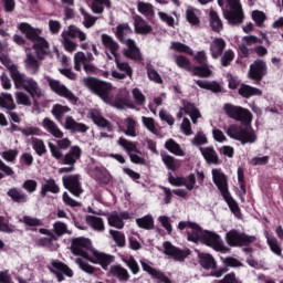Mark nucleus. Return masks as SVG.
I'll return each instance as SVG.
<instances>
[{
  "label": "nucleus",
  "instance_id": "nucleus-1",
  "mask_svg": "<svg viewBox=\"0 0 283 283\" xmlns=\"http://www.w3.org/2000/svg\"><path fill=\"white\" fill-rule=\"evenodd\" d=\"M0 63H2L9 71L15 90H24V92L30 94L31 98H34L35 96L36 98H41V96H43L39 83L34 78L27 76L24 73H20L19 66L12 63V60H10L8 55H0Z\"/></svg>",
  "mask_w": 283,
  "mask_h": 283
},
{
  "label": "nucleus",
  "instance_id": "nucleus-2",
  "mask_svg": "<svg viewBox=\"0 0 283 283\" xmlns=\"http://www.w3.org/2000/svg\"><path fill=\"white\" fill-rule=\"evenodd\" d=\"M18 30L21 34H24L28 41L33 43V50H35V54L40 61H43L50 54V43L45 38L41 36V29L34 28L28 22H21L18 24Z\"/></svg>",
  "mask_w": 283,
  "mask_h": 283
},
{
  "label": "nucleus",
  "instance_id": "nucleus-3",
  "mask_svg": "<svg viewBox=\"0 0 283 283\" xmlns=\"http://www.w3.org/2000/svg\"><path fill=\"white\" fill-rule=\"evenodd\" d=\"M83 85L87 91L95 96H98L104 103H112V93L114 92L112 83L98 77L86 76L83 78Z\"/></svg>",
  "mask_w": 283,
  "mask_h": 283
},
{
  "label": "nucleus",
  "instance_id": "nucleus-4",
  "mask_svg": "<svg viewBox=\"0 0 283 283\" xmlns=\"http://www.w3.org/2000/svg\"><path fill=\"white\" fill-rule=\"evenodd\" d=\"M227 136L233 140H239L241 145L253 144L258 140V135L249 125L242 126L238 124L230 125L226 130Z\"/></svg>",
  "mask_w": 283,
  "mask_h": 283
},
{
  "label": "nucleus",
  "instance_id": "nucleus-5",
  "mask_svg": "<svg viewBox=\"0 0 283 283\" xmlns=\"http://www.w3.org/2000/svg\"><path fill=\"white\" fill-rule=\"evenodd\" d=\"M255 240H258L255 235H249L235 229L230 230L226 234V242L229 247H250Z\"/></svg>",
  "mask_w": 283,
  "mask_h": 283
},
{
  "label": "nucleus",
  "instance_id": "nucleus-6",
  "mask_svg": "<svg viewBox=\"0 0 283 283\" xmlns=\"http://www.w3.org/2000/svg\"><path fill=\"white\" fill-rule=\"evenodd\" d=\"M223 111L227 114V116H229V118H233V120H240L245 125H249V123H251L253 118V115L251 114L250 109L242 108L241 106H235L233 104H224Z\"/></svg>",
  "mask_w": 283,
  "mask_h": 283
},
{
  "label": "nucleus",
  "instance_id": "nucleus-7",
  "mask_svg": "<svg viewBox=\"0 0 283 283\" xmlns=\"http://www.w3.org/2000/svg\"><path fill=\"white\" fill-rule=\"evenodd\" d=\"M230 10L224 11V19H227L230 25H240L244 21V12L242 11V4L240 0H228Z\"/></svg>",
  "mask_w": 283,
  "mask_h": 283
},
{
  "label": "nucleus",
  "instance_id": "nucleus-8",
  "mask_svg": "<svg viewBox=\"0 0 283 283\" xmlns=\"http://www.w3.org/2000/svg\"><path fill=\"white\" fill-rule=\"evenodd\" d=\"M87 251H94V248H92V241L90 239L80 237L72 240L71 253H73V255H78L84 260H88L90 253H87Z\"/></svg>",
  "mask_w": 283,
  "mask_h": 283
},
{
  "label": "nucleus",
  "instance_id": "nucleus-9",
  "mask_svg": "<svg viewBox=\"0 0 283 283\" xmlns=\"http://www.w3.org/2000/svg\"><path fill=\"white\" fill-rule=\"evenodd\" d=\"M190 229L187 231V240L188 242H193L195 244H198V242H201L202 235H205V231L198 223L191 222V221H180L178 223V229L180 231H185V229Z\"/></svg>",
  "mask_w": 283,
  "mask_h": 283
},
{
  "label": "nucleus",
  "instance_id": "nucleus-10",
  "mask_svg": "<svg viewBox=\"0 0 283 283\" xmlns=\"http://www.w3.org/2000/svg\"><path fill=\"white\" fill-rule=\"evenodd\" d=\"M46 81L52 92L57 94V96L66 98L67 101H70V103H72V105H76L78 103V97H76V95H74V93H72V91L67 88V86L62 85L61 82L52 77H48Z\"/></svg>",
  "mask_w": 283,
  "mask_h": 283
},
{
  "label": "nucleus",
  "instance_id": "nucleus-11",
  "mask_svg": "<svg viewBox=\"0 0 283 283\" xmlns=\"http://www.w3.org/2000/svg\"><path fill=\"white\" fill-rule=\"evenodd\" d=\"M164 247V254L169 255V258H172L175 262H185L189 255H191V250L189 248L180 249L169 241H165L163 243Z\"/></svg>",
  "mask_w": 283,
  "mask_h": 283
},
{
  "label": "nucleus",
  "instance_id": "nucleus-12",
  "mask_svg": "<svg viewBox=\"0 0 283 283\" xmlns=\"http://www.w3.org/2000/svg\"><path fill=\"white\" fill-rule=\"evenodd\" d=\"M50 273H53L55 275L57 282H63L66 277H74V271L67 266V264L59 261V260H52L51 265L48 266Z\"/></svg>",
  "mask_w": 283,
  "mask_h": 283
},
{
  "label": "nucleus",
  "instance_id": "nucleus-13",
  "mask_svg": "<svg viewBox=\"0 0 283 283\" xmlns=\"http://www.w3.org/2000/svg\"><path fill=\"white\" fill-rule=\"evenodd\" d=\"M200 242L201 244H206V247H210L214 251H220L221 253L227 251V247H224V243L218 233L205 230Z\"/></svg>",
  "mask_w": 283,
  "mask_h": 283
},
{
  "label": "nucleus",
  "instance_id": "nucleus-14",
  "mask_svg": "<svg viewBox=\"0 0 283 283\" xmlns=\"http://www.w3.org/2000/svg\"><path fill=\"white\" fill-rule=\"evenodd\" d=\"M269 67L266 66V62L264 60H255L249 69L248 76L251 81H255L260 83L264 76H266Z\"/></svg>",
  "mask_w": 283,
  "mask_h": 283
},
{
  "label": "nucleus",
  "instance_id": "nucleus-15",
  "mask_svg": "<svg viewBox=\"0 0 283 283\" xmlns=\"http://www.w3.org/2000/svg\"><path fill=\"white\" fill-rule=\"evenodd\" d=\"M62 182L64 189H67L72 196H75V198H81V193H83V187L81 185L78 175L64 176L62 177Z\"/></svg>",
  "mask_w": 283,
  "mask_h": 283
},
{
  "label": "nucleus",
  "instance_id": "nucleus-16",
  "mask_svg": "<svg viewBox=\"0 0 283 283\" xmlns=\"http://www.w3.org/2000/svg\"><path fill=\"white\" fill-rule=\"evenodd\" d=\"M56 145L51 142L48 143L52 157L55 158V160H61V158H63V153H61V149H70V147H72V142L70 138H62L56 140Z\"/></svg>",
  "mask_w": 283,
  "mask_h": 283
},
{
  "label": "nucleus",
  "instance_id": "nucleus-17",
  "mask_svg": "<svg viewBox=\"0 0 283 283\" xmlns=\"http://www.w3.org/2000/svg\"><path fill=\"white\" fill-rule=\"evenodd\" d=\"M93 256H88L87 261L92 264H99L102 269L107 271V266L114 262V255L92 250Z\"/></svg>",
  "mask_w": 283,
  "mask_h": 283
},
{
  "label": "nucleus",
  "instance_id": "nucleus-18",
  "mask_svg": "<svg viewBox=\"0 0 283 283\" xmlns=\"http://www.w3.org/2000/svg\"><path fill=\"white\" fill-rule=\"evenodd\" d=\"M212 180L216 187H218L222 197L230 193L226 174L221 172L218 169H212Z\"/></svg>",
  "mask_w": 283,
  "mask_h": 283
},
{
  "label": "nucleus",
  "instance_id": "nucleus-19",
  "mask_svg": "<svg viewBox=\"0 0 283 283\" xmlns=\"http://www.w3.org/2000/svg\"><path fill=\"white\" fill-rule=\"evenodd\" d=\"M143 271L153 277V280H158L159 283H171V280L165 274V272L156 270L145 261H140Z\"/></svg>",
  "mask_w": 283,
  "mask_h": 283
},
{
  "label": "nucleus",
  "instance_id": "nucleus-20",
  "mask_svg": "<svg viewBox=\"0 0 283 283\" xmlns=\"http://www.w3.org/2000/svg\"><path fill=\"white\" fill-rule=\"evenodd\" d=\"M127 49L124 50V56L126 59H130V61H143V54L140 53V49L136 46V42L132 39L126 40Z\"/></svg>",
  "mask_w": 283,
  "mask_h": 283
},
{
  "label": "nucleus",
  "instance_id": "nucleus-21",
  "mask_svg": "<svg viewBox=\"0 0 283 283\" xmlns=\"http://www.w3.org/2000/svg\"><path fill=\"white\" fill-rule=\"evenodd\" d=\"M227 49V41L222 38H214L210 43V54L212 59H220Z\"/></svg>",
  "mask_w": 283,
  "mask_h": 283
},
{
  "label": "nucleus",
  "instance_id": "nucleus-22",
  "mask_svg": "<svg viewBox=\"0 0 283 283\" xmlns=\"http://www.w3.org/2000/svg\"><path fill=\"white\" fill-rule=\"evenodd\" d=\"M108 274L118 280V282H129V277H132V275H129V271L120 264L111 265Z\"/></svg>",
  "mask_w": 283,
  "mask_h": 283
},
{
  "label": "nucleus",
  "instance_id": "nucleus-23",
  "mask_svg": "<svg viewBox=\"0 0 283 283\" xmlns=\"http://www.w3.org/2000/svg\"><path fill=\"white\" fill-rule=\"evenodd\" d=\"M101 39L105 50H108L111 54L114 55L116 59V56H118V51L120 50V45L118 44V42H116V40H114V38H112V35L107 33H103L101 35Z\"/></svg>",
  "mask_w": 283,
  "mask_h": 283
},
{
  "label": "nucleus",
  "instance_id": "nucleus-24",
  "mask_svg": "<svg viewBox=\"0 0 283 283\" xmlns=\"http://www.w3.org/2000/svg\"><path fill=\"white\" fill-rule=\"evenodd\" d=\"M65 129L72 132L73 134H85L90 127L83 123L74 120L73 116H67L65 119Z\"/></svg>",
  "mask_w": 283,
  "mask_h": 283
},
{
  "label": "nucleus",
  "instance_id": "nucleus-25",
  "mask_svg": "<svg viewBox=\"0 0 283 283\" xmlns=\"http://www.w3.org/2000/svg\"><path fill=\"white\" fill-rule=\"evenodd\" d=\"M199 151L208 165H220V157H218V153L212 146L200 147Z\"/></svg>",
  "mask_w": 283,
  "mask_h": 283
},
{
  "label": "nucleus",
  "instance_id": "nucleus-26",
  "mask_svg": "<svg viewBox=\"0 0 283 283\" xmlns=\"http://www.w3.org/2000/svg\"><path fill=\"white\" fill-rule=\"evenodd\" d=\"M42 127L45 129V132H49L54 138H63L64 134L61 128H59V125H56L55 120L50 119L49 117H45L42 120Z\"/></svg>",
  "mask_w": 283,
  "mask_h": 283
},
{
  "label": "nucleus",
  "instance_id": "nucleus-27",
  "mask_svg": "<svg viewBox=\"0 0 283 283\" xmlns=\"http://www.w3.org/2000/svg\"><path fill=\"white\" fill-rule=\"evenodd\" d=\"M74 71L81 72L83 70V63H92L94 61V55L92 53H85L83 51L76 52L73 57Z\"/></svg>",
  "mask_w": 283,
  "mask_h": 283
},
{
  "label": "nucleus",
  "instance_id": "nucleus-28",
  "mask_svg": "<svg viewBox=\"0 0 283 283\" xmlns=\"http://www.w3.org/2000/svg\"><path fill=\"white\" fill-rule=\"evenodd\" d=\"M61 36L66 39H78L81 42L87 40V34H85V32L81 31V29L74 24L69 25L67 30H64Z\"/></svg>",
  "mask_w": 283,
  "mask_h": 283
},
{
  "label": "nucleus",
  "instance_id": "nucleus-29",
  "mask_svg": "<svg viewBox=\"0 0 283 283\" xmlns=\"http://www.w3.org/2000/svg\"><path fill=\"white\" fill-rule=\"evenodd\" d=\"M83 156V150L80 146H72L70 151L63 158V165L74 166L76 165V160L81 159Z\"/></svg>",
  "mask_w": 283,
  "mask_h": 283
},
{
  "label": "nucleus",
  "instance_id": "nucleus-30",
  "mask_svg": "<svg viewBox=\"0 0 283 283\" xmlns=\"http://www.w3.org/2000/svg\"><path fill=\"white\" fill-rule=\"evenodd\" d=\"M90 118L93 120L97 127H103L104 129H107V132H113L114 126L109 120L105 119L103 115L98 111H92L90 113Z\"/></svg>",
  "mask_w": 283,
  "mask_h": 283
},
{
  "label": "nucleus",
  "instance_id": "nucleus-31",
  "mask_svg": "<svg viewBox=\"0 0 283 283\" xmlns=\"http://www.w3.org/2000/svg\"><path fill=\"white\" fill-rule=\"evenodd\" d=\"M184 105V112L188 116H190L193 125L198 123V118H202V114H200V109L196 107L195 103L188 102V101H182Z\"/></svg>",
  "mask_w": 283,
  "mask_h": 283
},
{
  "label": "nucleus",
  "instance_id": "nucleus-32",
  "mask_svg": "<svg viewBox=\"0 0 283 283\" xmlns=\"http://www.w3.org/2000/svg\"><path fill=\"white\" fill-rule=\"evenodd\" d=\"M198 260L200 266H202V269H206V271L216 269V259L210 253L198 252Z\"/></svg>",
  "mask_w": 283,
  "mask_h": 283
},
{
  "label": "nucleus",
  "instance_id": "nucleus-33",
  "mask_svg": "<svg viewBox=\"0 0 283 283\" xmlns=\"http://www.w3.org/2000/svg\"><path fill=\"white\" fill-rule=\"evenodd\" d=\"M85 221L90 224L93 231H97L98 233H103V231H105V221H103V218L87 214L85 217Z\"/></svg>",
  "mask_w": 283,
  "mask_h": 283
},
{
  "label": "nucleus",
  "instance_id": "nucleus-34",
  "mask_svg": "<svg viewBox=\"0 0 283 283\" xmlns=\"http://www.w3.org/2000/svg\"><path fill=\"white\" fill-rule=\"evenodd\" d=\"M7 196L18 205H25V202H28V195H25V192L19 188L9 189Z\"/></svg>",
  "mask_w": 283,
  "mask_h": 283
},
{
  "label": "nucleus",
  "instance_id": "nucleus-35",
  "mask_svg": "<svg viewBox=\"0 0 283 283\" xmlns=\"http://www.w3.org/2000/svg\"><path fill=\"white\" fill-rule=\"evenodd\" d=\"M60 191L61 188L56 185V180L48 179L41 188L40 196L41 198H45L48 193H59Z\"/></svg>",
  "mask_w": 283,
  "mask_h": 283
},
{
  "label": "nucleus",
  "instance_id": "nucleus-36",
  "mask_svg": "<svg viewBox=\"0 0 283 283\" xmlns=\"http://www.w3.org/2000/svg\"><path fill=\"white\" fill-rule=\"evenodd\" d=\"M223 200H226L231 213L235 216V218H242V210H240V206L238 205V201L231 197V192L228 195H223Z\"/></svg>",
  "mask_w": 283,
  "mask_h": 283
},
{
  "label": "nucleus",
  "instance_id": "nucleus-37",
  "mask_svg": "<svg viewBox=\"0 0 283 283\" xmlns=\"http://www.w3.org/2000/svg\"><path fill=\"white\" fill-rule=\"evenodd\" d=\"M0 107L7 109V112H13L17 109V104H14V98L10 93H1L0 95Z\"/></svg>",
  "mask_w": 283,
  "mask_h": 283
},
{
  "label": "nucleus",
  "instance_id": "nucleus-38",
  "mask_svg": "<svg viewBox=\"0 0 283 283\" xmlns=\"http://www.w3.org/2000/svg\"><path fill=\"white\" fill-rule=\"evenodd\" d=\"M106 8H112V0H92L91 10L94 14H103Z\"/></svg>",
  "mask_w": 283,
  "mask_h": 283
},
{
  "label": "nucleus",
  "instance_id": "nucleus-39",
  "mask_svg": "<svg viewBox=\"0 0 283 283\" xmlns=\"http://www.w3.org/2000/svg\"><path fill=\"white\" fill-rule=\"evenodd\" d=\"M239 95L243 98H251V96H262L260 88L242 84L239 88Z\"/></svg>",
  "mask_w": 283,
  "mask_h": 283
},
{
  "label": "nucleus",
  "instance_id": "nucleus-40",
  "mask_svg": "<svg viewBox=\"0 0 283 283\" xmlns=\"http://www.w3.org/2000/svg\"><path fill=\"white\" fill-rule=\"evenodd\" d=\"M190 72L192 73V76H199L200 78H209L212 74L211 69H209V64L195 65Z\"/></svg>",
  "mask_w": 283,
  "mask_h": 283
},
{
  "label": "nucleus",
  "instance_id": "nucleus-41",
  "mask_svg": "<svg viewBox=\"0 0 283 283\" xmlns=\"http://www.w3.org/2000/svg\"><path fill=\"white\" fill-rule=\"evenodd\" d=\"M137 10L140 14H144L147 19H154L156 12L154 11V6L149 2H137Z\"/></svg>",
  "mask_w": 283,
  "mask_h": 283
},
{
  "label": "nucleus",
  "instance_id": "nucleus-42",
  "mask_svg": "<svg viewBox=\"0 0 283 283\" xmlns=\"http://www.w3.org/2000/svg\"><path fill=\"white\" fill-rule=\"evenodd\" d=\"M209 17L210 28L213 30V32H222V30H224V25L222 24V20L220 19V15H218V12L211 10Z\"/></svg>",
  "mask_w": 283,
  "mask_h": 283
},
{
  "label": "nucleus",
  "instance_id": "nucleus-43",
  "mask_svg": "<svg viewBox=\"0 0 283 283\" xmlns=\"http://www.w3.org/2000/svg\"><path fill=\"white\" fill-rule=\"evenodd\" d=\"M128 34H132V29L129 28V24H118L116 28L115 36L118 39L119 43H123L124 45L127 43V40H125V36Z\"/></svg>",
  "mask_w": 283,
  "mask_h": 283
},
{
  "label": "nucleus",
  "instance_id": "nucleus-44",
  "mask_svg": "<svg viewBox=\"0 0 283 283\" xmlns=\"http://www.w3.org/2000/svg\"><path fill=\"white\" fill-rule=\"evenodd\" d=\"M165 149L175 156H185V150L180 147V144L176 143L172 138L165 143Z\"/></svg>",
  "mask_w": 283,
  "mask_h": 283
},
{
  "label": "nucleus",
  "instance_id": "nucleus-45",
  "mask_svg": "<svg viewBox=\"0 0 283 283\" xmlns=\"http://www.w3.org/2000/svg\"><path fill=\"white\" fill-rule=\"evenodd\" d=\"M136 224L139 227V229L151 231V229H154V217H151V214H146L142 218H137Z\"/></svg>",
  "mask_w": 283,
  "mask_h": 283
},
{
  "label": "nucleus",
  "instance_id": "nucleus-46",
  "mask_svg": "<svg viewBox=\"0 0 283 283\" xmlns=\"http://www.w3.org/2000/svg\"><path fill=\"white\" fill-rule=\"evenodd\" d=\"M139 23H145V20L140 15H138L135 20V32L137 34H151V32H154V28H151V25H139Z\"/></svg>",
  "mask_w": 283,
  "mask_h": 283
},
{
  "label": "nucleus",
  "instance_id": "nucleus-47",
  "mask_svg": "<svg viewBox=\"0 0 283 283\" xmlns=\"http://www.w3.org/2000/svg\"><path fill=\"white\" fill-rule=\"evenodd\" d=\"M69 112H72V108H70V106L55 104L52 107L51 114L54 116L55 120H62L63 116H65V114H67Z\"/></svg>",
  "mask_w": 283,
  "mask_h": 283
},
{
  "label": "nucleus",
  "instance_id": "nucleus-48",
  "mask_svg": "<svg viewBox=\"0 0 283 283\" xmlns=\"http://www.w3.org/2000/svg\"><path fill=\"white\" fill-rule=\"evenodd\" d=\"M31 145L32 149H34L35 154H38L39 156H44V154H48V148L45 147V142H43V139L32 137Z\"/></svg>",
  "mask_w": 283,
  "mask_h": 283
},
{
  "label": "nucleus",
  "instance_id": "nucleus-49",
  "mask_svg": "<svg viewBox=\"0 0 283 283\" xmlns=\"http://www.w3.org/2000/svg\"><path fill=\"white\" fill-rule=\"evenodd\" d=\"M146 71H147V76L149 81H153L154 83H157L158 85H163V77L156 71V69L153 66L151 63L146 64Z\"/></svg>",
  "mask_w": 283,
  "mask_h": 283
},
{
  "label": "nucleus",
  "instance_id": "nucleus-50",
  "mask_svg": "<svg viewBox=\"0 0 283 283\" xmlns=\"http://www.w3.org/2000/svg\"><path fill=\"white\" fill-rule=\"evenodd\" d=\"M109 235H112L114 242L119 249H124V247H126L127 241L124 232L118 230H109Z\"/></svg>",
  "mask_w": 283,
  "mask_h": 283
},
{
  "label": "nucleus",
  "instance_id": "nucleus-51",
  "mask_svg": "<svg viewBox=\"0 0 283 283\" xmlns=\"http://www.w3.org/2000/svg\"><path fill=\"white\" fill-rule=\"evenodd\" d=\"M118 145H120V147H123L125 149L127 156H129V154H133V153L140 154V151L136 147V144H134L133 142L127 140L124 137L119 138Z\"/></svg>",
  "mask_w": 283,
  "mask_h": 283
},
{
  "label": "nucleus",
  "instance_id": "nucleus-52",
  "mask_svg": "<svg viewBox=\"0 0 283 283\" xmlns=\"http://www.w3.org/2000/svg\"><path fill=\"white\" fill-rule=\"evenodd\" d=\"M198 10L195 8H188L186 10V21L190 25H200V18L198 17Z\"/></svg>",
  "mask_w": 283,
  "mask_h": 283
},
{
  "label": "nucleus",
  "instance_id": "nucleus-53",
  "mask_svg": "<svg viewBox=\"0 0 283 283\" xmlns=\"http://www.w3.org/2000/svg\"><path fill=\"white\" fill-rule=\"evenodd\" d=\"M268 245L272 253L274 255H277L279 258H283L282 255V245L280 244V241L275 237L268 238Z\"/></svg>",
  "mask_w": 283,
  "mask_h": 283
},
{
  "label": "nucleus",
  "instance_id": "nucleus-54",
  "mask_svg": "<svg viewBox=\"0 0 283 283\" xmlns=\"http://www.w3.org/2000/svg\"><path fill=\"white\" fill-rule=\"evenodd\" d=\"M107 220L109 227H114L115 229H125V221H123V218H120L118 212L112 213Z\"/></svg>",
  "mask_w": 283,
  "mask_h": 283
},
{
  "label": "nucleus",
  "instance_id": "nucleus-55",
  "mask_svg": "<svg viewBox=\"0 0 283 283\" xmlns=\"http://www.w3.org/2000/svg\"><path fill=\"white\" fill-rule=\"evenodd\" d=\"M115 64H116L117 70H119V72H124V74H127L129 78H132V76H134V70L132 69L129 63L120 62V60H118V56H116Z\"/></svg>",
  "mask_w": 283,
  "mask_h": 283
},
{
  "label": "nucleus",
  "instance_id": "nucleus-56",
  "mask_svg": "<svg viewBox=\"0 0 283 283\" xmlns=\"http://www.w3.org/2000/svg\"><path fill=\"white\" fill-rule=\"evenodd\" d=\"M25 64H27V70H30L31 74H36V72H39V67H40L39 60H36L34 55L28 54Z\"/></svg>",
  "mask_w": 283,
  "mask_h": 283
},
{
  "label": "nucleus",
  "instance_id": "nucleus-57",
  "mask_svg": "<svg viewBox=\"0 0 283 283\" xmlns=\"http://www.w3.org/2000/svg\"><path fill=\"white\" fill-rule=\"evenodd\" d=\"M175 63L178 67H181L182 70H187V72H191V61L185 55H176L175 56Z\"/></svg>",
  "mask_w": 283,
  "mask_h": 283
},
{
  "label": "nucleus",
  "instance_id": "nucleus-58",
  "mask_svg": "<svg viewBox=\"0 0 283 283\" xmlns=\"http://www.w3.org/2000/svg\"><path fill=\"white\" fill-rule=\"evenodd\" d=\"M75 264L78 265L81 271H84V273H87L88 275H94L95 271H98L95 266L91 265L90 263L83 261V259L77 258L75 260Z\"/></svg>",
  "mask_w": 283,
  "mask_h": 283
},
{
  "label": "nucleus",
  "instance_id": "nucleus-59",
  "mask_svg": "<svg viewBox=\"0 0 283 283\" xmlns=\"http://www.w3.org/2000/svg\"><path fill=\"white\" fill-rule=\"evenodd\" d=\"M142 123H143L144 127H146V129H148V132H150L155 136H158V129L156 128V120L154 119V117L143 116Z\"/></svg>",
  "mask_w": 283,
  "mask_h": 283
},
{
  "label": "nucleus",
  "instance_id": "nucleus-60",
  "mask_svg": "<svg viewBox=\"0 0 283 283\" xmlns=\"http://www.w3.org/2000/svg\"><path fill=\"white\" fill-rule=\"evenodd\" d=\"M123 262L126 264V266L133 273V275H138V273H140V265H138V261H136V259H134V256L124 259Z\"/></svg>",
  "mask_w": 283,
  "mask_h": 283
},
{
  "label": "nucleus",
  "instance_id": "nucleus-61",
  "mask_svg": "<svg viewBox=\"0 0 283 283\" xmlns=\"http://www.w3.org/2000/svg\"><path fill=\"white\" fill-rule=\"evenodd\" d=\"M171 50H176V52H182L184 54L193 56V50L182 42H171Z\"/></svg>",
  "mask_w": 283,
  "mask_h": 283
},
{
  "label": "nucleus",
  "instance_id": "nucleus-62",
  "mask_svg": "<svg viewBox=\"0 0 283 283\" xmlns=\"http://www.w3.org/2000/svg\"><path fill=\"white\" fill-rule=\"evenodd\" d=\"M161 157H163L164 165H166V167H167V169H169V171H176L178 169V164L176 161V158H174V156L161 155Z\"/></svg>",
  "mask_w": 283,
  "mask_h": 283
},
{
  "label": "nucleus",
  "instance_id": "nucleus-63",
  "mask_svg": "<svg viewBox=\"0 0 283 283\" xmlns=\"http://www.w3.org/2000/svg\"><path fill=\"white\" fill-rule=\"evenodd\" d=\"M125 123H126V130H125L126 136H132L133 138H135L136 120L133 117H127Z\"/></svg>",
  "mask_w": 283,
  "mask_h": 283
},
{
  "label": "nucleus",
  "instance_id": "nucleus-64",
  "mask_svg": "<svg viewBox=\"0 0 283 283\" xmlns=\"http://www.w3.org/2000/svg\"><path fill=\"white\" fill-rule=\"evenodd\" d=\"M235 59V53L233 50H227L223 52L221 56V65L222 67H229L231 65V62Z\"/></svg>",
  "mask_w": 283,
  "mask_h": 283
}]
</instances>
